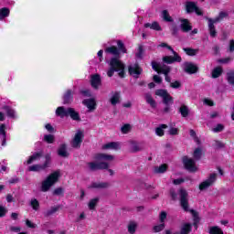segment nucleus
I'll list each match as a JSON object with an SVG mask.
<instances>
[{
    "label": "nucleus",
    "instance_id": "34",
    "mask_svg": "<svg viewBox=\"0 0 234 234\" xmlns=\"http://www.w3.org/2000/svg\"><path fill=\"white\" fill-rule=\"evenodd\" d=\"M102 149H113L114 151H118V149H120V144L116 142H111V143L105 144L102 146Z\"/></svg>",
    "mask_w": 234,
    "mask_h": 234
},
{
    "label": "nucleus",
    "instance_id": "55",
    "mask_svg": "<svg viewBox=\"0 0 234 234\" xmlns=\"http://www.w3.org/2000/svg\"><path fill=\"white\" fill-rule=\"evenodd\" d=\"M222 131H224V124L222 123H218L215 128H213L214 133H222Z\"/></svg>",
    "mask_w": 234,
    "mask_h": 234
},
{
    "label": "nucleus",
    "instance_id": "63",
    "mask_svg": "<svg viewBox=\"0 0 234 234\" xmlns=\"http://www.w3.org/2000/svg\"><path fill=\"white\" fill-rule=\"evenodd\" d=\"M231 59V58H219L218 60V63H222L224 65H226L227 63H229V60Z\"/></svg>",
    "mask_w": 234,
    "mask_h": 234
},
{
    "label": "nucleus",
    "instance_id": "57",
    "mask_svg": "<svg viewBox=\"0 0 234 234\" xmlns=\"http://www.w3.org/2000/svg\"><path fill=\"white\" fill-rule=\"evenodd\" d=\"M135 56L136 58H139V59L144 57V46H139L138 52L135 54Z\"/></svg>",
    "mask_w": 234,
    "mask_h": 234
},
{
    "label": "nucleus",
    "instance_id": "24",
    "mask_svg": "<svg viewBox=\"0 0 234 234\" xmlns=\"http://www.w3.org/2000/svg\"><path fill=\"white\" fill-rule=\"evenodd\" d=\"M94 158H95V160H98V161L105 160L107 162H111V161L114 160V156H112V154H96Z\"/></svg>",
    "mask_w": 234,
    "mask_h": 234
},
{
    "label": "nucleus",
    "instance_id": "45",
    "mask_svg": "<svg viewBox=\"0 0 234 234\" xmlns=\"http://www.w3.org/2000/svg\"><path fill=\"white\" fill-rule=\"evenodd\" d=\"M209 234H224V231L219 227L214 226V227H210Z\"/></svg>",
    "mask_w": 234,
    "mask_h": 234
},
{
    "label": "nucleus",
    "instance_id": "11",
    "mask_svg": "<svg viewBox=\"0 0 234 234\" xmlns=\"http://www.w3.org/2000/svg\"><path fill=\"white\" fill-rule=\"evenodd\" d=\"M85 138V134L81 130H79L71 141V147L73 149H80L81 147V144H83V139Z\"/></svg>",
    "mask_w": 234,
    "mask_h": 234
},
{
    "label": "nucleus",
    "instance_id": "38",
    "mask_svg": "<svg viewBox=\"0 0 234 234\" xmlns=\"http://www.w3.org/2000/svg\"><path fill=\"white\" fill-rule=\"evenodd\" d=\"M136 228H138V224H136V222L134 221H130V223L128 224V233H136Z\"/></svg>",
    "mask_w": 234,
    "mask_h": 234
},
{
    "label": "nucleus",
    "instance_id": "37",
    "mask_svg": "<svg viewBox=\"0 0 234 234\" xmlns=\"http://www.w3.org/2000/svg\"><path fill=\"white\" fill-rule=\"evenodd\" d=\"M164 129H167V124H161L159 127L155 128V134L161 137L164 136V134H165Z\"/></svg>",
    "mask_w": 234,
    "mask_h": 234
},
{
    "label": "nucleus",
    "instance_id": "56",
    "mask_svg": "<svg viewBox=\"0 0 234 234\" xmlns=\"http://www.w3.org/2000/svg\"><path fill=\"white\" fill-rule=\"evenodd\" d=\"M165 218H167V212L162 211L159 215L161 224H164V222H165Z\"/></svg>",
    "mask_w": 234,
    "mask_h": 234
},
{
    "label": "nucleus",
    "instance_id": "53",
    "mask_svg": "<svg viewBox=\"0 0 234 234\" xmlns=\"http://www.w3.org/2000/svg\"><path fill=\"white\" fill-rule=\"evenodd\" d=\"M167 165L166 164H163L160 166L155 168V173H159V174H164L165 173V171H167Z\"/></svg>",
    "mask_w": 234,
    "mask_h": 234
},
{
    "label": "nucleus",
    "instance_id": "1",
    "mask_svg": "<svg viewBox=\"0 0 234 234\" xmlns=\"http://www.w3.org/2000/svg\"><path fill=\"white\" fill-rule=\"evenodd\" d=\"M56 116L59 118H71L74 122H81V117H80V112H76L74 108H66L64 106H59L56 110Z\"/></svg>",
    "mask_w": 234,
    "mask_h": 234
},
{
    "label": "nucleus",
    "instance_id": "60",
    "mask_svg": "<svg viewBox=\"0 0 234 234\" xmlns=\"http://www.w3.org/2000/svg\"><path fill=\"white\" fill-rule=\"evenodd\" d=\"M6 217V208L3 206H0V218Z\"/></svg>",
    "mask_w": 234,
    "mask_h": 234
},
{
    "label": "nucleus",
    "instance_id": "20",
    "mask_svg": "<svg viewBox=\"0 0 234 234\" xmlns=\"http://www.w3.org/2000/svg\"><path fill=\"white\" fill-rule=\"evenodd\" d=\"M82 103L90 111H95L96 109V100L94 99H85L84 101H82Z\"/></svg>",
    "mask_w": 234,
    "mask_h": 234
},
{
    "label": "nucleus",
    "instance_id": "13",
    "mask_svg": "<svg viewBox=\"0 0 234 234\" xmlns=\"http://www.w3.org/2000/svg\"><path fill=\"white\" fill-rule=\"evenodd\" d=\"M172 54H174V57L173 56L163 57L164 63H166L167 65H172V63H176V62L180 63L182 61V57H180V55H178L176 51L174 50Z\"/></svg>",
    "mask_w": 234,
    "mask_h": 234
},
{
    "label": "nucleus",
    "instance_id": "6",
    "mask_svg": "<svg viewBox=\"0 0 234 234\" xmlns=\"http://www.w3.org/2000/svg\"><path fill=\"white\" fill-rule=\"evenodd\" d=\"M151 65H152L153 70L157 72V74H164L165 76V75L169 74V72H171V67H169L165 64L162 65V64L153 60L151 62Z\"/></svg>",
    "mask_w": 234,
    "mask_h": 234
},
{
    "label": "nucleus",
    "instance_id": "9",
    "mask_svg": "<svg viewBox=\"0 0 234 234\" xmlns=\"http://www.w3.org/2000/svg\"><path fill=\"white\" fill-rule=\"evenodd\" d=\"M217 173L210 174L207 180L199 184V191H205V189L211 187L217 182Z\"/></svg>",
    "mask_w": 234,
    "mask_h": 234
},
{
    "label": "nucleus",
    "instance_id": "40",
    "mask_svg": "<svg viewBox=\"0 0 234 234\" xmlns=\"http://www.w3.org/2000/svg\"><path fill=\"white\" fill-rule=\"evenodd\" d=\"M162 16H163L164 21H166V23H173L174 20L171 15H169V11L163 10Z\"/></svg>",
    "mask_w": 234,
    "mask_h": 234
},
{
    "label": "nucleus",
    "instance_id": "36",
    "mask_svg": "<svg viewBox=\"0 0 234 234\" xmlns=\"http://www.w3.org/2000/svg\"><path fill=\"white\" fill-rule=\"evenodd\" d=\"M9 16H10V8L2 7L0 9V21H3V19H5V17H8Z\"/></svg>",
    "mask_w": 234,
    "mask_h": 234
},
{
    "label": "nucleus",
    "instance_id": "28",
    "mask_svg": "<svg viewBox=\"0 0 234 234\" xmlns=\"http://www.w3.org/2000/svg\"><path fill=\"white\" fill-rule=\"evenodd\" d=\"M144 28H151V30H155L156 32H161L162 27H160V24L158 22L154 21L152 24L151 23H145Z\"/></svg>",
    "mask_w": 234,
    "mask_h": 234
},
{
    "label": "nucleus",
    "instance_id": "14",
    "mask_svg": "<svg viewBox=\"0 0 234 234\" xmlns=\"http://www.w3.org/2000/svg\"><path fill=\"white\" fill-rule=\"evenodd\" d=\"M88 165L91 171H101L103 169H109V164L105 162H90L88 163Z\"/></svg>",
    "mask_w": 234,
    "mask_h": 234
},
{
    "label": "nucleus",
    "instance_id": "12",
    "mask_svg": "<svg viewBox=\"0 0 234 234\" xmlns=\"http://www.w3.org/2000/svg\"><path fill=\"white\" fill-rule=\"evenodd\" d=\"M142 72H144V69H142L138 63H135L133 66H128V74L135 78V80L140 78Z\"/></svg>",
    "mask_w": 234,
    "mask_h": 234
},
{
    "label": "nucleus",
    "instance_id": "31",
    "mask_svg": "<svg viewBox=\"0 0 234 234\" xmlns=\"http://www.w3.org/2000/svg\"><path fill=\"white\" fill-rule=\"evenodd\" d=\"M90 187L92 189H107V187H109V183H103V182H93L90 185Z\"/></svg>",
    "mask_w": 234,
    "mask_h": 234
},
{
    "label": "nucleus",
    "instance_id": "51",
    "mask_svg": "<svg viewBox=\"0 0 234 234\" xmlns=\"http://www.w3.org/2000/svg\"><path fill=\"white\" fill-rule=\"evenodd\" d=\"M227 81L229 85H234V71L227 73Z\"/></svg>",
    "mask_w": 234,
    "mask_h": 234
},
{
    "label": "nucleus",
    "instance_id": "19",
    "mask_svg": "<svg viewBox=\"0 0 234 234\" xmlns=\"http://www.w3.org/2000/svg\"><path fill=\"white\" fill-rule=\"evenodd\" d=\"M90 85L95 90H98L100 85H101V76L100 74L91 75Z\"/></svg>",
    "mask_w": 234,
    "mask_h": 234
},
{
    "label": "nucleus",
    "instance_id": "7",
    "mask_svg": "<svg viewBox=\"0 0 234 234\" xmlns=\"http://www.w3.org/2000/svg\"><path fill=\"white\" fill-rule=\"evenodd\" d=\"M185 6L186 14H193V12H195L197 16H204V12L198 7L197 2L186 1Z\"/></svg>",
    "mask_w": 234,
    "mask_h": 234
},
{
    "label": "nucleus",
    "instance_id": "8",
    "mask_svg": "<svg viewBox=\"0 0 234 234\" xmlns=\"http://www.w3.org/2000/svg\"><path fill=\"white\" fill-rule=\"evenodd\" d=\"M183 165L186 171L189 173H197L198 171V167H197V163L187 156L183 157Z\"/></svg>",
    "mask_w": 234,
    "mask_h": 234
},
{
    "label": "nucleus",
    "instance_id": "26",
    "mask_svg": "<svg viewBox=\"0 0 234 234\" xmlns=\"http://www.w3.org/2000/svg\"><path fill=\"white\" fill-rule=\"evenodd\" d=\"M104 52L106 54H112L115 58H120V50L116 46H111L105 48Z\"/></svg>",
    "mask_w": 234,
    "mask_h": 234
},
{
    "label": "nucleus",
    "instance_id": "5",
    "mask_svg": "<svg viewBox=\"0 0 234 234\" xmlns=\"http://www.w3.org/2000/svg\"><path fill=\"white\" fill-rule=\"evenodd\" d=\"M156 96H160V98H163V103L164 105H173L175 103V100L167 92V90L160 89L155 91Z\"/></svg>",
    "mask_w": 234,
    "mask_h": 234
},
{
    "label": "nucleus",
    "instance_id": "43",
    "mask_svg": "<svg viewBox=\"0 0 234 234\" xmlns=\"http://www.w3.org/2000/svg\"><path fill=\"white\" fill-rule=\"evenodd\" d=\"M54 197H65V188L57 187L53 191Z\"/></svg>",
    "mask_w": 234,
    "mask_h": 234
},
{
    "label": "nucleus",
    "instance_id": "64",
    "mask_svg": "<svg viewBox=\"0 0 234 234\" xmlns=\"http://www.w3.org/2000/svg\"><path fill=\"white\" fill-rule=\"evenodd\" d=\"M229 52H234V39H231V40L229 41Z\"/></svg>",
    "mask_w": 234,
    "mask_h": 234
},
{
    "label": "nucleus",
    "instance_id": "46",
    "mask_svg": "<svg viewBox=\"0 0 234 234\" xmlns=\"http://www.w3.org/2000/svg\"><path fill=\"white\" fill-rule=\"evenodd\" d=\"M194 160H200L202 158V148H196L193 154Z\"/></svg>",
    "mask_w": 234,
    "mask_h": 234
},
{
    "label": "nucleus",
    "instance_id": "4",
    "mask_svg": "<svg viewBox=\"0 0 234 234\" xmlns=\"http://www.w3.org/2000/svg\"><path fill=\"white\" fill-rule=\"evenodd\" d=\"M52 162V155L50 154H47L45 155V162L43 165H33L28 167V171H32L34 173H39V171H45L48 167H50V164Z\"/></svg>",
    "mask_w": 234,
    "mask_h": 234
},
{
    "label": "nucleus",
    "instance_id": "22",
    "mask_svg": "<svg viewBox=\"0 0 234 234\" xmlns=\"http://www.w3.org/2000/svg\"><path fill=\"white\" fill-rule=\"evenodd\" d=\"M62 207L63 206L61 205L53 206L50 207V209H48L44 212V217H52V215L58 213V211H59V209H62Z\"/></svg>",
    "mask_w": 234,
    "mask_h": 234
},
{
    "label": "nucleus",
    "instance_id": "2",
    "mask_svg": "<svg viewBox=\"0 0 234 234\" xmlns=\"http://www.w3.org/2000/svg\"><path fill=\"white\" fill-rule=\"evenodd\" d=\"M229 16V15L228 13L221 11L215 18H207L210 37H217V28L215 27L216 23H220L221 21H224L225 17H228Z\"/></svg>",
    "mask_w": 234,
    "mask_h": 234
},
{
    "label": "nucleus",
    "instance_id": "49",
    "mask_svg": "<svg viewBox=\"0 0 234 234\" xmlns=\"http://www.w3.org/2000/svg\"><path fill=\"white\" fill-rule=\"evenodd\" d=\"M190 213H192V215L195 217L194 226H195L196 229H198V222H199L198 213L197 211H195V209H191Z\"/></svg>",
    "mask_w": 234,
    "mask_h": 234
},
{
    "label": "nucleus",
    "instance_id": "39",
    "mask_svg": "<svg viewBox=\"0 0 234 234\" xmlns=\"http://www.w3.org/2000/svg\"><path fill=\"white\" fill-rule=\"evenodd\" d=\"M184 52H186V56H197L198 53V49H195L193 48H184Z\"/></svg>",
    "mask_w": 234,
    "mask_h": 234
},
{
    "label": "nucleus",
    "instance_id": "23",
    "mask_svg": "<svg viewBox=\"0 0 234 234\" xmlns=\"http://www.w3.org/2000/svg\"><path fill=\"white\" fill-rule=\"evenodd\" d=\"M43 156V151L36 152L27 161V165H30L33 162H36V160H40Z\"/></svg>",
    "mask_w": 234,
    "mask_h": 234
},
{
    "label": "nucleus",
    "instance_id": "32",
    "mask_svg": "<svg viewBox=\"0 0 234 234\" xmlns=\"http://www.w3.org/2000/svg\"><path fill=\"white\" fill-rule=\"evenodd\" d=\"M2 109L5 111L8 118H16V111L12 107L5 105L3 106Z\"/></svg>",
    "mask_w": 234,
    "mask_h": 234
},
{
    "label": "nucleus",
    "instance_id": "42",
    "mask_svg": "<svg viewBox=\"0 0 234 234\" xmlns=\"http://www.w3.org/2000/svg\"><path fill=\"white\" fill-rule=\"evenodd\" d=\"M117 46L119 52H122V54H127V48H125V44H123V41L118 40Z\"/></svg>",
    "mask_w": 234,
    "mask_h": 234
},
{
    "label": "nucleus",
    "instance_id": "54",
    "mask_svg": "<svg viewBox=\"0 0 234 234\" xmlns=\"http://www.w3.org/2000/svg\"><path fill=\"white\" fill-rule=\"evenodd\" d=\"M122 134H127L131 131V124H124L121 128Z\"/></svg>",
    "mask_w": 234,
    "mask_h": 234
},
{
    "label": "nucleus",
    "instance_id": "16",
    "mask_svg": "<svg viewBox=\"0 0 234 234\" xmlns=\"http://www.w3.org/2000/svg\"><path fill=\"white\" fill-rule=\"evenodd\" d=\"M110 67H112L115 72H119L120 69L125 67V64L119 60L118 58H112L110 60Z\"/></svg>",
    "mask_w": 234,
    "mask_h": 234
},
{
    "label": "nucleus",
    "instance_id": "30",
    "mask_svg": "<svg viewBox=\"0 0 234 234\" xmlns=\"http://www.w3.org/2000/svg\"><path fill=\"white\" fill-rule=\"evenodd\" d=\"M222 72H224V69H222V67L218 66L213 69L211 72V76L214 80H217V78H220V76H222Z\"/></svg>",
    "mask_w": 234,
    "mask_h": 234
},
{
    "label": "nucleus",
    "instance_id": "10",
    "mask_svg": "<svg viewBox=\"0 0 234 234\" xmlns=\"http://www.w3.org/2000/svg\"><path fill=\"white\" fill-rule=\"evenodd\" d=\"M187 191L184 188L179 189L180 206L184 211H189V200L187 199Z\"/></svg>",
    "mask_w": 234,
    "mask_h": 234
},
{
    "label": "nucleus",
    "instance_id": "25",
    "mask_svg": "<svg viewBox=\"0 0 234 234\" xmlns=\"http://www.w3.org/2000/svg\"><path fill=\"white\" fill-rule=\"evenodd\" d=\"M0 136H2V145H6V124L0 123Z\"/></svg>",
    "mask_w": 234,
    "mask_h": 234
},
{
    "label": "nucleus",
    "instance_id": "18",
    "mask_svg": "<svg viewBox=\"0 0 234 234\" xmlns=\"http://www.w3.org/2000/svg\"><path fill=\"white\" fill-rule=\"evenodd\" d=\"M74 101V91L72 90H67L63 95V104L70 105Z\"/></svg>",
    "mask_w": 234,
    "mask_h": 234
},
{
    "label": "nucleus",
    "instance_id": "50",
    "mask_svg": "<svg viewBox=\"0 0 234 234\" xmlns=\"http://www.w3.org/2000/svg\"><path fill=\"white\" fill-rule=\"evenodd\" d=\"M178 30H179L178 26L176 23L171 25L170 32H171L172 36H174V37L178 36Z\"/></svg>",
    "mask_w": 234,
    "mask_h": 234
},
{
    "label": "nucleus",
    "instance_id": "41",
    "mask_svg": "<svg viewBox=\"0 0 234 234\" xmlns=\"http://www.w3.org/2000/svg\"><path fill=\"white\" fill-rule=\"evenodd\" d=\"M142 151V148L140 145H138V143L132 141L131 142V153H138Z\"/></svg>",
    "mask_w": 234,
    "mask_h": 234
},
{
    "label": "nucleus",
    "instance_id": "48",
    "mask_svg": "<svg viewBox=\"0 0 234 234\" xmlns=\"http://www.w3.org/2000/svg\"><path fill=\"white\" fill-rule=\"evenodd\" d=\"M164 229H165V223L155 225L153 228L154 233H160V231H164Z\"/></svg>",
    "mask_w": 234,
    "mask_h": 234
},
{
    "label": "nucleus",
    "instance_id": "15",
    "mask_svg": "<svg viewBox=\"0 0 234 234\" xmlns=\"http://www.w3.org/2000/svg\"><path fill=\"white\" fill-rule=\"evenodd\" d=\"M180 29L185 34H187V32H191L193 30V26H191V22H189V19L187 18H180Z\"/></svg>",
    "mask_w": 234,
    "mask_h": 234
},
{
    "label": "nucleus",
    "instance_id": "27",
    "mask_svg": "<svg viewBox=\"0 0 234 234\" xmlns=\"http://www.w3.org/2000/svg\"><path fill=\"white\" fill-rule=\"evenodd\" d=\"M112 97L110 99V102L112 105H118L120 103L121 92L120 91H112Z\"/></svg>",
    "mask_w": 234,
    "mask_h": 234
},
{
    "label": "nucleus",
    "instance_id": "29",
    "mask_svg": "<svg viewBox=\"0 0 234 234\" xmlns=\"http://www.w3.org/2000/svg\"><path fill=\"white\" fill-rule=\"evenodd\" d=\"M191 231H193V225L185 223L182 225L179 234H189Z\"/></svg>",
    "mask_w": 234,
    "mask_h": 234
},
{
    "label": "nucleus",
    "instance_id": "47",
    "mask_svg": "<svg viewBox=\"0 0 234 234\" xmlns=\"http://www.w3.org/2000/svg\"><path fill=\"white\" fill-rule=\"evenodd\" d=\"M30 206L34 211L39 210V201L36 198L31 199Z\"/></svg>",
    "mask_w": 234,
    "mask_h": 234
},
{
    "label": "nucleus",
    "instance_id": "44",
    "mask_svg": "<svg viewBox=\"0 0 234 234\" xmlns=\"http://www.w3.org/2000/svg\"><path fill=\"white\" fill-rule=\"evenodd\" d=\"M98 202H100V198L95 197L93 199H90L89 202V209L92 210V209H96V206H98Z\"/></svg>",
    "mask_w": 234,
    "mask_h": 234
},
{
    "label": "nucleus",
    "instance_id": "33",
    "mask_svg": "<svg viewBox=\"0 0 234 234\" xmlns=\"http://www.w3.org/2000/svg\"><path fill=\"white\" fill-rule=\"evenodd\" d=\"M145 101H146V103H148L150 107H152V109H156V101L153 99V95H151L150 93H146Z\"/></svg>",
    "mask_w": 234,
    "mask_h": 234
},
{
    "label": "nucleus",
    "instance_id": "58",
    "mask_svg": "<svg viewBox=\"0 0 234 234\" xmlns=\"http://www.w3.org/2000/svg\"><path fill=\"white\" fill-rule=\"evenodd\" d=\"M170 87L172 89H180L182 87V83H180V81H178V80H176V81L170 83Z\"/></svg>",
    "mask_w": 234,
    "mask_h": 234
},
{
    "label": "nucleus",
    "instance_id": "17",
    "mask_svg": "<svg viewBox=\"0 0 234 234\" xmlns=\"http://www.w3.org/2000/svg\"><path fill=\"white\" fill-rule=\"evenodd\" d=\"M185 72L186 74H197L198 72V66L193 62H185Z\"/></svg>",
    "mask_w": 234,
    "mask_h": 234
},
{
    "label": "nucleus",
    "instance_id": "35",
    "mask_svg": "<svg viewBox=\"0 0 234 234\" xmlns=\"http://www.w3.org/2000/svg\"><path fill=\"white\" fill-rule=\"evenodd\" d=\"M179 112L182 118H187V116H189V107L186 104H182L179 108Z\"/></svg>",
    "mask_w": 234,
    "mask_h": 234
},
{
    "label": "nucleus",
    "instance_id": "52",
    "mask_svg": "<svg viewBox=\"0 0 234 234\" xmlns=\"http://www.w3.org/2000/svg\"><path fill=\"white\" fill-rule=\"evenodd\" d=\"M44 142H46V144H52L53 142H55L56 137H54V135L52 134H46L44 135Z\"/></svg>",
    "mask_w": 234,
    "mask_h": 234
},
{
    "label": "nucleus",
    "instance_id": "61",
    "mask_svg": "<svg viewBox=\"0 0 234 234\" xmlns=\"http://www.w3.org/2000/svg\"><path fill=\"white\" fill-rule=\"evenodd\" d=\"M153 81H154V83H162L163 80L162 77L158 76V75H154L153 77Z\"/></svg>",
    "mask_w": 234,
    "mask_h": 234
},
{
    "label": "nucleus",
    "instance_id": "59",
    "mask_svg": "<svg viewBox=\"0 0 234 234\" xmlns=\"http://www.w3.org/2000/svg\"><path fill=\"white\" fill-rule=\"evenodd\" d=\"M162 48H167L168 50H171L172 52H175V49H173V47L169 46L167 43L163 42L159 45Z\"/></svg>",
    "mask_w": 234,
    "mask_h": 234
},
{
    "label": "nucleus",
    "instance_id": "3",
    "mask_svg": "<svg viewBox=\"0 0 234 234\" xmlns=\"http://www.w3.org/2000/svg\"><path fill=\"white\" fill-rule=\"evenodd\" d=\"M59 171H55L53 173H51L47 178L46 180H44L42 182V186H41V191H43L44 193H47V191H48V189H50L51 186H54V184H56V182H58V180H59Z\"/></svg>",
    "mask_w": 234,
    "mask_h": 234
},
{
    "label": "nucleus",
    "instance_id": "21",
    "mask_svg": "<svg viewBox=\"0 0 234 234\" xmlns=\"http://www.w3.org/2000/svg\"><path fill=\"white\" fill-rule=\"evenodd\" d=\"M58 156H61V158H69V154L67 151L66 144H62L59 145V147L58 149Z\"/></svg>",
    "mask_w": 234,
    "mask_h": 234
},
{
    "label": "nucleus",
    "instance_id": "62",
    "mask_svg": "<svg viewBox=\"0 0 234 234\" xmlns=\"http://www.w3.org/2000/svg\"><path fill=\"white\" fill-rule=\"evenodd\" d=\"M169 134L171 136H176V134H178V128H170Z\"/></svg>",
    "mask_w": 234,
    "mask_h": 234
}]
</instances>
